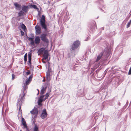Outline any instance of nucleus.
Here are the masks:
<instances>
[{"instance_id":"nucleus-1","label":"nucleus","mask_w":131,"mask_h":131,"mask_svg":"<svg viewBox=\"0 0 131 131\" xmlns=\"http://www.w3.org/2000/svg\"><path fill=\"white\" fill-rule=\"evenodd\" d=\"M31 81L27 79L25 83L24 84V86L23 88H22L21 90V93L20 94L19 98L18 99L17 104V108H18L19 107V110L20 111L21 110V106L22 103L23 102V100L24 96L25 95L27 92V89L28 88V85L30 83Z\"/></svg>"},{"instance_id":"nucleus-2","label":"nucleus","mask_w":131,"mask_h":131,"mask_svg":"<svg viewBox=\"0 0 131 131\" xmlns=\"http://www.w3.org/2000/svg\"><path fill=\"white\" fill-rule=\"evenodd\" d=\"M40 22L41 27L45 30H46L47 29V26L46 23L45 17L44 15H42L40 18Z\"/></svg>"},{"instance_id":"nucleus-3","label":"nucleus","mask_w":131,"mask_h":131,"mask_svg":"<svg viewBox=\"0 0 131 131\" xmlns=\"http://www.w3.org/2000/svg\"><path fill=\"white\" fill-rule=\"evenodd\" d=\"M49 95V93H47L45 94V98H43V96H40L39 97V98L38 101V105L39 106H41L42 104L41 102L43 101H45L46 99H47Z\"/></svg>"},{"instance_id":"nucleus-4","label":"nucleus","mask_w":131,"mask_h":131,"mask_svg":"<svg viewBox=\"0 0 131 131\" xmlns=\"http://www.w3.org/2000/svg\"><path fill=\"white\" fill-rule=\"evenodd\" d=\"M48 71L46 72V80L48 81H50L51 80L50 76L52 75L51 69L50 66H48Z\"/></svg>"},{"instance_id":"nucleus-5","label":"nucleus","mask_w":131,"mask_h":131,"mask_svg":"<svg viewBox=\"0 0 131 131\" xmlns=\"http://www.w3.org/2000/svg\"><path fill=\"white\" fill-rule=\"evenodd\" d=\"M80 44V41L76 40L75 41L71 46V49L72 50H74L77 49L79 46Z\"/></svg>"},{"instance_id":"nucleus-6","label":"nucleus","mask_w":131,"mask_h":131,"mask_svg":"<svg viewBox=\"0 0 131 131\" xmlns=\"http://www.w3.org/2000/svg\"><path fill=\"white\" fill-rule=\"evenodd\" d=\"M95 23H95L94 21H93L89 27V29L88 30L90 33H93L95 30Z\"/></svg>"},{"instance_id":"nucleus-7","label":"nucleus","mask_w":131,"mask_h":131,"mask_svg":"<svg viewBox=\"0 0 131 131\" xmlns=\"http://www.w3.org/2000/svg\"><path fill=\"white\" fill-rule=\"evenodd\" d=\"M47 36L46 34H43L41 35L40 38L43 41L47 43L49 42V41L46 37Z\"/></svg>"},{"instance_id":"nucleus-8","label":"nucleus","mask_w":131,"mask_h":131,"mask_svg":"<svg viewBox=\"0 0 131 131\" xmlns=\"http://www.w3.org/2000/svg\"><path fill=\"white\" fill-rule=\"evenodd\" d=\"M48 114L46 110L44 108L42 111L40 117L42 119H44L46 118Z\"/></svg>"},{"instance_id":"nucleus-9","label":"nucleus","mask_w":131,"mask_h":131,"mask_svg":"<svg viewBox=\"0 0 131 131\" xmlns=\"http://www.w3.org/2000/svg\"><path fill=\"white\" fill-rule=\"evenodd\" d=\"M36 30V34L37 35H39L41 33V30L40 27L39 26L36 25L35 27Z\"/></svg>"},{"instance_id":"nucleus-10","label":"nucleus","mask_w":131,"mask_h":131,"mask_svg":"<svg viewBox=\"0 0 131 131\" xmlns=\"http://www.w3.org/2000/svg\"><path fill=\"white\" fill-rule=\"evenodd\" d=\"M32 120H33L32 124H34L35 125L33 127V131H39L38 126L36 123H35V119L33 118L32 119Z\"/></svg>"},{"instance_id":"nucleus-11","label":"nucleus","mask_w":131,"mask_h":131,"mask_svg":"<svg viewBox=\"0 0 131 131\" xmlns=\"http://www.w3.org/2000/svg\"><path fill=\"white\" fill-rule=\"evenodd\" d=\"M30 112L32 114L36 115V116L34 117L35 118L36 117V116L38 113V110L37 108L34 107V109L30 111Z\"/></svg>"},{"instance_id":"nucleus-12","label":"nucleus","mask_w":131,"mask_h":131,"mask_svg":"<svg viewBox=\"0 0 131 131\" xmlns=\"http://www.w3.org/2000/svg\"><path fill=\"white\" fill-rule=\"evenodd\" d=\"M49 56V54L47 50H46L45 51L43 54V57L42 60H46L48 59Z\"/></svg>"},{"instance_id":"nucleus-13","label":"nucleus","mask_w":131,"mask_h":131,"mask_svg":"<svg viewBox=\"0 0 131 131\" xmlns=\"http://www.w3.org/2000/svg\"><path fill=\"white\" fill-rule=\"evenodd\" d=\"M14 4L16 9L18 10L20 9L21 7L20 4H18L17 3H15Z\"/></svg>"},{"instance_id":"nucleus-14","label":"nucleus","mask_w":131,"mask_h":131,"mask_svg":"<svg viewBox=\"0 0 131 131\" xmlns=\"http://www.w3.org/2000/svg\"><path fill=\"white\" fill-rule=\"evenodd\" d=\"M40 42V39L39 36H36L35 39V42L36 44H39Z\"/></svg>"},{"instance_id":"nucleus-15","label":"nucleus","mask_w":131,"mask_h":131,"mask_svg":"<svg viewBox=\"0 0 131 131\" xmlns=\"http://www.w3.org/2000/svg\"><path fill=\"white\" fill-rule=\"evenodd\" d=\"M28 6H25L24 5L22 7V10L25 13L27 12L28 10Z\"/></svg>"},{"instance_id":"nucleus-16","label":"nucleus","mask_w":131,"mask_h":131,"mask_svg":"<svg viewBox=\"0 0 131 131\" xmlns=\"http://www.w3.org/2000/svg\"><path fill=\"white\" fill-rule=\"evenodd\" d=\"M42 89L40 91V94L41 95H43V97L45 96V95H43V94H44V93L45 92L46 90V89H45V88L43 87H42Z\"/></svg>"},{"instance_id":"nucleus-17","label":"nucleus","mask_w":131,"mask_h":131,"mask_svg":"<svg viewBox=\"0 0 131 131\" xmlns=\"http://www.w3.org/2000/svg\"><path fill=\"white\" fill-rule=\"evenodd\" d=\"M77 94L79 96H83L84 95V94L83 93V91L82 90H79Z\"/></svg>"},{"instance_id":"nucleus-18","label":"nucleus","mask_w":131,"mask_h":131,"mask_svg":"<svg viewBox=\"0 0 131 131\" xmlns=\"http://www.w3.org/2000/svg\"><path fill=\"white\" fill-rule=\"evenodd\" d=\"M103 54V52H101L98 55L96 60V61H99L101 58Z\"/></svg>"},{"instance_id":"nucleus-19","label":"nucleus","mask_w":131,"mask_h":131,"mask_svg":"<svg viewBox=\"0 0 131 131\" xmlns=\"http://www.w3.org/2000/svg\"><path fill=\"white\" fill-rule=\"evenodd\" d=\"M32 54V50H30V51L28 53V60H31V56Z\"/></svg>"},{"instance_id":"nucleus-20","label":"nucleus","mask_w":131,"mask_h":131,"mask_svg":"<svg viewBox=\"0 0 131 131\" xmlns=\"http://www.w3.org/2000/svg\"><path fill=\"white\" fill-rule=\"evenodd\" d=\"M22 125L24 127H26L27 126L26 122L25 121V119L23 117L22 118Z\"/></svg>"},{"instance_id":"nucleus-21","label":"nucleus","mask_w":131,"mask_h":131,"mask_svg":"<svg viewBox=\"0 0 131 131\" xmlns=\"http://www.w3.org/2000/svg\"><path fill=\"white\" fill-rule=\"evenodd\" d=\"M29 7L30 8H32L35 9H38V8L37 7V6L35 4L33 5H29Z\"/></svg>"},{"instance_id":"nucleus-22","label":"nucleus","mask_w":131,"mask_h":131,"mask_svg":"<svg viewBox=\"0 0 131 131\" xmlns=\"http://www.w3.org/2000/svg\"><path fill=\"white\" fill-rule=\"evenodd\" d=\"M50 85V84L48 82L45 83L44 85L43 86H42V87L45 88V89H46L47 88L49 87Z\"/></svg>"},{"instance_id":"nucleus-23","label":"nucleus","mask_w":131,"mask_h":131,"mask_svg":"<svg viewBox=\"0 0 131 131\" xmlns=\"http://www.w3.org/2000/svg\"><path fill=\"white\" fill-rule=\"evenodd\" d=\"M27 53H26L25 54V55L24 57V63H25L26 62H27Z\"/></svg>"},{"instance_id":"nucleus-24","label":"nucleus","mask_w":131,"mask_h":131,"mask_svg":"<svg viewBox=\"0 0 131 131\" xmlns=\"http://www.w3.org/2000/svg\"><path fill=\"white\" fill-rule=\"evenodd\" d=\"M45 49L44 48H40L39 50H38V52L41 53L43 52L44 51H45Z\"/></svg>"},{"instance_id":"nucleus-25","label":"nucleus","mask_w":131,"mask_h":131,"mask_svg":"<svg viewBox=\"0 0 131 131\" xmlns=\"http://www.w3.org/2000/svg\"><path fill=\"white\" fill-rule=\"evenodd\" d=\"M113 86L116 88L118 85L117 82L115 81L114 82L113 84Z\"/></svg>"},{"instance_id":"nucleus-26","label":"nucleus","mask_w":131,"mask_h":131,"mask_svg":"<svg viewBox=\"0 0 131 131\" xmlns=\"http://www.w3.org/2000/svg\"><path fill=\"white\" fill-rule=\"evenodd\" d=\"M21 28L24 30H25L26 29V26L23 23L21 24Z\"/></svg>"},{"instance_id":"nucleus-27","label":"nucleus","mask_w":131,"mask_h":131,"mask_svg":"<svg viewBox=\"0 0 131 131\" xmlns=\"http://www.w3.org/2000/svg\"><path fill=\"white\" fill-rule=\"evenodd\" d=\"M24 12L22 11H20L18 13V15L19 16H22L24 14Z\"/></svg>"},{"instance_id":"nucleus-28","label":"nucleus","mask_w":131,"mask_h":131,"mask_svg":"<svg viewBox=\"0 0 131 131\" xmlns=\"http://www.w3.org/2000/svg\"><path fill=\"white\" fill-rule=\"evenodd\" d=\"M69 18H68V15L67 13L66 15L64 16V20H65V21H67L69 20Z\"/></svg>"},{"instance_id":"nucleus-29","label":"nucleus","mask_w":131,"mask_h":131,"mask_svg":"<svg viewBox=\"0 0 131 131\" xmlns=\"http://www.w3.org/2000/svg\"><path fill=\"white\" fill-rule=\"evenodd\" d=\"M131 24V19L128 23L126 25V28H128L130 26Z\"/></svg>"},{"instance_id":"nucleus-30","label":"nucleus","mask_w":131,"mask_h":131,"mask_svg":"<svg viewBox=\"0 0 131 131\" xmlns=\"http://www.w3.org/2000/svg\"><path fill=\"white\" fill-rule=\"evenodd\" d=\"M96 2L97 3H99L100 4L103 3L104 2V1L103 0H97Z\"/></svg>"},{"instance_id":"nucleus-31","label":"nucleus","mask_w":131,"mask_h":131,"mask_svg":"<svg viewBox=\"0 0 131 131\" xmlns=\"http://www.w3.org/2000/svg\"><path fill=\"white\" fill-rule=\"evenodd\" d=\"M31 60H28V65L30 67H31Z\"/></svg>"},{"instance_id":"nucleus-32","label":"nucleus","mask_w":131,"mask_h":131,"mask_svg":"<svg viewBox=\"0 0 131 131\" xmlns=\"http://www.w3.org/2000/svg\"><path fill=\"white\" fill-rule=\"evenodd\" d=\"M34 43H35V41H34V40H32V41H30V44L34 46L35 45Z\"/></svg>"},{"instance_id":"nucleus-33","label":"nucleus","mask_w":131,"mask_h":131,"mask_svg":"<svg viewBox=\"0 0 131 131\" xmlns=\"http://www.w3.org/2000/svg\"><path fill=\"white\" fill-rule=\"evenodd\" d=\"M33 77V75L32 74H31L30 75L29 77L28 80H30V81H31L32 78Z\"/></svg>"},{"instance_id":"nucleus-34","label":"nucleus","mask_w":131,"mask_h":131,"mask_svg":"<svg viewBox=\"0 0 131 131\" xmlns=\"http://www.w3.org/2000/svg\"><path fill=\"white\" fill-rule=\"evenodd\" d=\"M15 77V75L14 74H12V80H13L14 79Z\"/></svg>"},{"instance_id":"nucleus-35","label":"nucleus","mask_w":131,"mask_h":131,"mask_svg":"<svg viewBox=\"0 0 131 131\" xmlns=\"http://www.w3.org/2000/svg\"><path fill=\"white\" fill-rule=\"evenodd\" d=\"M29 36H30L32 38H33V39L34 38V35L32 34H30V35Z\"/></svg>"},{"instance_id":"nucleus-36","label":"nucleus","mask_w":131,"mask_h":131,"mask_svg":"<svg viewBox=\"0 0 131 131\" xmlns=\"http://www.w3.org/2000/svg\"><path fill=\"white\" fill-rule=\"evenodd\" d=\"M24 128H25L26 129V131H28L29 130V128L27 127V126L26 127H24Z\"/></svg>"},{"instance_id":"nucleus-37","label":"nucleus","mask_w":131,"mask_h":131,"mask_svg":"<svg viewBox=\"0 0 131 131\" xmlns=\"http://www.w3.org/2000/svg\"><path fill=\"white\" fill-rule=\"evenodd\" d=\"M26 73L27 75L30 74V72L28 70L26 72Z\"/></svg>"},{"instance_id":"nucleus-38","label":"nucleus","mask_w":131,"mask_h":131,"mask_svg":"<svg viewBox=\"0 0 131 131\" xmlns=\"http://www.w3.org/2000/svg\"><path fill=\"white\" fill-rule=\"evenodd\" d=\"M128 74L129 75H130L131 74V67L130 68L129 70V72L128 73Z\"/></svg>"},{"instance_id":"nucleus-39","label":"nucleus","mask_w":131,"mask_h":131,"mask_svg":"<svg viewBox=\"0 0 131 131\" xmlns=\"http://www.w3.org/2000/svg\"><path fill=\"white\" fill-rule=\"evenodd\" d=\"M33 38H32L31 37H29L28 38V40H29L30 41H31L32 40H33Z\"/></svg>"},{"instance_id":"nucleus-40","label":"nucleus","mask_w":131,"mask_h":131,"mask_svg":"<svg viewBox=\"0 0 131 131\" xmlns=\"http://www.w3.org/2000/svg\"><path fill=\"white\" fill-rule=\"evenodd\" d=\"M20 32L21 33V35L22 36H24V32L23 31H22L21 30Z\"/></svg>"},{"instance_id":"nucleus-41","label":"nucleus","mask_w":131,"mask_h":131,"mask_svg":"<svg viewBox=\"0 0 131 131\" xmlns=\"http://www.w3.org/2000/svg\"><path fill=\"white\" fill-rule=\"evenodd\" d=\"M71 54L70 53V52L69 51L68 52V57L69 58H70V56H71Z\"/></svg>"},{"instance_id":"nucleus-42","label":"nucleus","mask_w":131,"mask_h":131,"mask_svg":"<svg viewBox=\"0 0 131 131\" xmlns=\"http://www.w3.org/2000/svg\"><path fill=\"white\" fill-rule=\"evenodd\" d=\"M120 51H121V53H122V52H123V48H120Z\"/></svg>"},{"instance_id":"nucleus-43","label":"nucleus","mask_w":131,"mask_h":131,"mask_svg":"<svg viewBox=\"0 0 131 131\" xmlns=\"http://www.w3.org/2000/svg\"><path fill=\"white\" fill-rule=\"evenodd\" d=\"M127 107V105H125L123 107V109H125L126 107Z\"/></svg>"},{"instance_id":"nucleus-44","label":"nucleus","mask_w":131,"mask_h":131,"mask_svg":"<svg viewBox=\"0 0 131 131\" xmlns=\"http://www.w3.org/2000/svg\"><path fill=\"white\" fill-rule=\"evenodd\" d=\"M117 104L118 105H119V106L121 105V103L119 102H118Z\"/></svg>"},{"instance_id":"nucleus-45","label":"nucleus","mask_w":131,"mask_h":131,"mask_svg":"<svg viewBox=\"0 0 131 131\" xmlns=\"http://www.w3.org/2000/svg\"><path fill=\"white\" fill-rule=\"evenodd\" d=\"M2 38L3 36H2L1 34L0 35V38Z\"/></svg>"},{"instance_id":"nucleus-46","label":"nucleus","mask_w":131,"mask_h":131,"mask_svg":"<svg viewBox=\"0 0 131 131\" xmlns=\"http://www.w3.org/2000/svg\"><path fill=\"white\" fill-rule=\"evenodd\" d=\"M42 62L44 63H45L46 62V61H43V60L42 61Z\"/></svg>"},{"instance_id":"nucleus-47","label":"nucleus","mask_w":131,"mask_h":131,"mask_svg":"<svg viewBox=\"0 0 131 131\" xmlns=\"http://www.w3.org/2000/svg\"><path fill=\"white\" fill-rule=\"evenodd\" d=\"M106 70H105V72H104V75H105V74H106Z\"/></svg>"},{"instance_id":"nucleus-48","label":"nucleus","mask_w":131,"mask_h":131,"mask_svg":"<svg viewBox=\"0 0 131 131\" xmlns=\"http://www.w3.org/2000/svg\"><path fill=\"white\" fill-rule=\"evenodd\" d=\"M26 38L28 39L29 37H28V36L27 34H26Z\"/></svg>"},{"instance_id":"nucleus-49","label":"nucleus","mask_w":131,"mask_h":131,"mask_svg":"<svg viewBox=\"0 0 131 131\" xmlns=\"http://www.w3.org/2000/svg\"><path fill=\"white\" fill-rule=\"evenodd\" d=\"M104 27H102V29L103 30L104 29Z\"/></svg>"},{"instance_id":"nucleus-50","label":"nucleus","mask_w":131,"mask_h":131,"mask_svg":"<svg viewBox=\"0 0 131 131\" xmlns=\"http://www.w3.org/2000/svg\"><path fill=\"white\" fill-rule=\"evenodd\" d=\"M39 93V92H38V93L37 94V95H38Z\"/></svg>"},{"instance_id":"nucleus-51","label":"nucleus","mask_w":131,"mask_h":131,"mask_svg":"<svg viewBox=\"0 0 131 131\" xmlns=\"http://www.w3.org/2000/svg\"><path fill=\"white\" fill-rule=\"evenodd\" d=\"M40 14V13H39V12H38V15H39V14Z\"/></svg>"},{"instance_id":"nucleus-52","label":"nucleus","mask_w":131,"mask_h":131,"mask_svg":"<svg viewBox=\"0 0 131 131\" xmlns=\"http://www.w3.org/2000/svg\"><path fill=\"white\" fill-rule=\"evenodd\" d=\"M112 70H113V69H114V67H112Z\"/></svg>"},{"instance_id":"nucleus-53","label":"nucleus","mask_w":131,"mask_h":131,"mask_svg":"<svg viewBox=\"0 0 131 131\" xmlns=\"http://www.w3.org/2000/svg\"><path fill=\"white\" fill-rule=\"evenodd\" d=\"M37 90L38 91V92H39V90L38 89H37Z\"/></svg>"},{"instance_id":"nucleus-54","label":"nucleus","mask_w":131,"mask_h":131,"mask_svg":"<svg viewBox=\"0 0 131 131\" xmlns=\"http://www.w3.org/2000/svg\"><path fill=\"white\" fill-rule=\"evenodd\" d=\"M106 70V72H107V71H106V70Z\"/></svg>"},{"instance_id":"nucleus-55","label":"nucleus","mask_w":131,"mask_h":131,"mask_svg":"<svg viewBox=\"0 0 131 131\" xmlns=\"http://www.w3.org/2000/svg\"><path fill=\"white\" fill-rule=\"evenodd\" d=\"M98 17H99L98 16V17H97V18H98Z\"/></svg>"},{"instance_id":"nucleus-56","label":"nucleus","mask_w":131,"mask_h":131,"mask_svg":"<svg viewBox=\"0 0 131 131\" xmlns=\"http://www.w3.org/2000/svg\"><path fill=\"white\" fill-rule=\"evenodd\" d=\"M70 51L71 52V49H70Z\"/></svg>"},{"instance_id":"nucleus-57","label":"nucleus","mask_w":131,"mask_h":131,"mask_svg":"<svg viewBox=\"0 0 131 131\" xmlns=\"http://www.w3.org/2000/svg\"><path fill=\"white\" fill-rule=\"evenodd\" d=\"M20 131H22L21 130H20Z\"/></svg>"},{"instance_id":"nucleus-58","label":"nucleus","mask_w":131,"mask_h":131,"mask_svg":"<svg viewBox=\"0 0 131 131\" xmlns=\"http://www.w3.org/2000/svg\"><path fill=\"white\" fill-rule=\"evenodd\" d=\"M28 131H30V130H29Z\"/></svg>"}]
</instances>
